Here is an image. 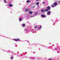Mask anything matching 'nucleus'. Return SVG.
I'll use <instances>...</instances> for the list:
<instances>
[{
    "label": "nucleus",
    "instance_id": "obj_1",
    "mask_svg": "<svg viewBox=\"0 0 60 60\" xmlns=\"http://www.w3.org/2000/svg\"><path fill=\"white\" fill-rule=\"evenodd\" d=\"M51 12V11H48L47 12V15H49L50 14V13Z\"/></svg>",
    "mask_w": 60,
    "mask_h": 60
},
{
    "label": "nucleus",
    "instance_id": "obj_2",
    "mask_svg": "<svg viewBox=\"0 0 60 60\" xmlns=\"http://www.w3.org/2000/svg\"><path fill=\"white\" fill-rule=\"evenodd\" d=\"M57 5V2H55L53 4L54 5V6H56Z\"/></svg>",
    "mask_w": 60,
    "mask_h": 60
},
{
    "label": "nucleus",
    "instance_id": "obj_3",
    "mask_svg": "<svg viewBox=\"0 0 60 60\" xmlns=\"http://www.w3.org/2000/svg\"><path fill=\"white\" fill-rule=\"evenodd\" d=\"M47 9H48V10H50V8L49 6H48L47 7Z\"/></svg>",
    "mask_w": 60,
    "mask_h": 60
},
{
    "label": "nucleus",
    "instance_id": "obj_4",
    "mask_svg": "<svg viewBox=\"0 0 60 60\" xmlns=\"http://www.w3.org/2000/svg\"><path fill=\"white\" fill-rule=\"evenodd\" d=\"M14 40L15 41H20V40L17 38V39H14Z\"/></svg>",
    "mask_w": 60,
    "mask_h": 60
},
{
    "label": "nucleus",
    "instance_id": "obj_5",
    "mask_svg": "<svg viewBox=\"0 0 60 60\" xmlns=\"http://www.w3.org/2000/svg\"><path fill=\"white\" fill-rule=\"evenodd\" d=\"M49 11V10H48V9H46L44 11L45 12H47V11Z\"/></svg>",
    "mask_w": 60,
    "mask_h": 60
},
{
    "label": "nucleus",
    "instance_id": "obj_6",
    "mask_svg": "<svg viewBox=\"0 0 60 60\" xmlns=\"http://www.w3.org/2000/svg\"><path fill=\"white\" fill-rule=\"evenodd\" d=\"M8 6L9 7H12V6H13V5L12 4H10V5H8Z\"/></svg>",
    "mask_w": 60,
    "mask_h": 60
},
{
    "label": "nucleus",
    "instance_id": "obj_7",
    "mask_svg": "<svg viewBox=\"0 0 60 60\" xmlns=\"http://www.w3.org/2000/svg\"><path fill=\"white\" fill-rule=\"evenodd\" d=\"M41 17H44V18H45V17H46V16L45 15H42Z\"/></svg>",
    "mask_w": 60,
    "mask_h": 60
},
{
    "label": "nucleus",
    "instance_id": "obj_8",
    "mask_svg": "<svg viewBox=\"0 0 60 60\" xmlns=\"http://www.w3.org/2000/svg\"><path fill=\"white\" fill-rule=\"evenodd\" d=\"M29 13L30 14H31L32 13H33V12L32 11H29Z\"/></svg>",
    "mask_w": 60,
    "mask_h": 60
},
{
    "label": "nucleus",
    "instance_id": "obj_9",
    "mask_svg": "<svg viewBox=\"0 0 60 60\" xmlns=\"http://www.w3.org/2000/svg\"><path fill=\"white\" fill-rule=\"evenodd\" d=\"M25 11H29L28 9H26L25 10Z\"/></svg>",
    "mask_w": 60,
    "mask_h": 60
},
{
    "label": "nucleus",
    "instance_id": "obj_10",
    "mask_svg": "<svg viewBox=\"0 0 60 60\" xmlns=\"http://www.w3.org/2000/svg\"><path fill=\"white\" fill-rule=\"evenodd\" d=\"M22 18H20L19 19V21H22Z\"/></svg>",
    "mask_w": 60,
    "mask_h": 60
},
{
    "label": "nucleus",
    "instance_id": "obj_11",
    "mask_svg": "<svg viewBox=\"0 0 60 60\" xmlns=\"http://www.w3.org/2000/svg\"><path fill=\"white\" fill-rule=\"evenodd\" d=\"M39 3V2H37V3L36 4V5H38Z\"/></svg>",
    "mask_w": 60,
    "mask_h": 60
},
{
    "label": "nucleus",
    "instance_id": "obj_12",
    "mask_svg": "<svg viewBox=\"0 0 60 60\" xmlns=\"http://www.w3.org/2000/svg\"><path fill=\"white\" fill-rule=\"evenodd\" d=\"M4 3H7V2L6 1V0H4Z\"/></svg>",
    "mask_w": 60,
    "mask_h": 60
},
{
    "label": "nucleus",
    "instance_id": "obj_13",
    "mask_svg": "<svg viewBox=\"0 0 60 60\" xmlns=\"http://www.w3.org/2000/svg\"><path fill=\"white\" fill-rule=\"evenodd\" d=\"M29 2H30V0H28L26 1L27 3H29Z\"/></svg>",
    "mask_w": 60,
    "mask_h": 60
},
{
    "label": "nucleus",
    "instance_id": "obj_14",
    "mask_svg": "<svg viewBox=\"0 0 60 60\" xmlns=\"http://www.w3.org/2000/svg\"><path fill=\"white\" fill-rule=\"evenodd\" d=\"M22 26H23V27H24V26H25V24H23V25H22Z\"/></svg>",
    "mask_w": 60,
    "mask_h": 60
},
{
    "label": "nucleus",
    "instance_id": "obj_15",
    "mask_svg": "<svg viewBox=\"0 0 60 60\" xmlns=\"http://www.w3.org/2000/svg\"><path fill=\"white\" fill-rule=\"evenodd\" d=\"M41 26H40V27L39 28V29H41Z\"/></svg>",
    "mask_w": 60,
    "mask_h": 60
},
{
    "label": "nucleus",
    "instance_id": "obj_16",
    "mask_svg": "<svg viewBox=\"0 0 60 60\" xmlns=\"http://www.w3.org/2000/svg\"><path fill=\"white\" fill-rule=\"evenodd\" d=\"M46 4V3H45V2H44L43 3V4Z\"/></svg>",
    "mask_w": 60,
    "mask_h": 60
},
{
    "label": "nucleus",
    "instance_id": "obj_17",
    "mask_svg": "<svg viewBox=\"0 0 60 60\" xmlns=\"http://www.w3.org/2000/svg\"><path fill=\"white\" fill-rule=\"evenodd\" d=\"M41 11L42 12H44V11H43V10H41Z\"/></svg>",
    "mask_w": 60,
    "mask_h": 60
},
{
    "label": "nucleus",
    "instance_id": "obj_18",
    "mask_svg": "<svg viewBox=\"0 0 60 60\" xmlns=\"http://www.w3.org/2000/svg\"><path fill=\"white\" fill-rule=\"evenodd\" d=\"M37 13H38V12L36 13H35V15H36L37 14Z\"/></svg>",
    "mask_w": 60,
    "mask_h": 60
},
{
    "label": "nucleus",
    "instance_id": "obj_19",
    "mask_svg": "<svg viewBox=\"0 0 60 60\" xmlns=\"http://www.w3.org/2000/svg\"><path fill=\"white\" fill-rule=\"evenodd\" d=\"M13 57H11V59H13Z\"/></svg>",
    "mask_w": 60,
    "mask_h": 60
},
{
    "label": "nucleus",
    "instance_id": "obj_20",
    "mask_svg": "<svg viewBox=\"0 0 60 60\" xmlns=\"http://www.w3.org/2000/svg\"><path fill=\"white\" fill-rule=\"evenodd\" d=\"M52 7H54V5H52Z\"/></svg>",
    "mask_w": 60,
    "mask_h": 60
},
{
    "label": "nucleus",
    "instance_id": "obj_21",
    "mask_svg": "<svg viewBox=\"0 0 60 60\" xmlns=\"http://www.w3.org/2000/svg\"><path fill=\"white\" fill-rule=\"evenodd\" d=\"M35 28H37V26H35Z\"/></svg>",
    "mask_w": 60,
    "mask_h": 60
},
{
    "label": "nucleus",
    "instance_id": "obj_22",
    "mask_svg": "<svg viewBox=\"0 0 60 60\" xmlns=\"http://www.w3.org/2000/svg\"><path fill=\"white\" fill-rule=\"evenodd\" d=\"M49 60H52V59H49Z\"/></svg>",
    "mask_w": 60,
    "mask_h": 60
},
{
    "label": "nucleus",
    "instance_id": "obj_23",
    "mask_svg": "<svg viewBox=\"0 0 60 60\" xmlns=\"http://www.w3.org/2000/svg\"><path fill=\"white\" fill-rule=\"evenodd\" d=\"M35 6H34L33 7V8H34V7Z\"/></svg>",
    "mask_w": 60,
    "mask_h": 60
},
{
    "label": "nucleus",
    "instance_id": "obj_24",
    "mask_svg": "<svg viewBox=\"0 0 60 60\" xmlns=\"http://www.w3.org/2000/svg\"><path fill=\"white\" fill-rule=\"evenodd\" d=\"M59 3H60V1H59Z\"/></svg>",
    "mask_w": 60,
    "mask_h": 60
},
{
    "label": "nucleus",
    "instance_id": "obj_25",
    "mask_svg": "<svg viewBox=\"0 0 60 60\" xmlns=\"http://www.w3.org/2000/svg\"><path fill=\"white\" fill-rule=\"evenodd\" d=\"M37 0V1H39V0Z\"/></svg>",
    "mask_w": 60,
    "mask_h": 60
}]
</instances>
